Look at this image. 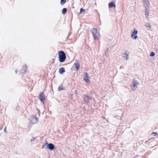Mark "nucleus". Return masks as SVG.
Returning a JSON list of instances; mask_svg holds the SVG:
<instances>
[{
  "label": "nucleus",
  "mask_w": 158,
  "mask_h": 158,
  "mask_svg": "<svg viewBox=\"0 0 158 158\" xmlns=\"http://www.w3.org/2000/svg\"><path fill=\"white\" fill-rule=\"evenodd\" d=\"M59 55L60 61L61 62H64L66 58V56L64 52L62 51H59Z\"/></svg>",
  "instance_id": "1"
},
{
  "label": "nucleus",
  "mask_w": 158,
  "mask_h": 158,
  "mask_svg": "<svg viewBox=\"0 0 158 158\" xmlns=\"http://www.w3.org/2000/svg\"><path fill=\"white\" fill-rule=\"evenodd\" d=\"M139 83L137 81H133L130 85V89L134 91L138 88Z\"/></svg>",
  "instance_id": "2"
},
{
  "label": "nucleus",
  "mask_w": 158,
  "mask_h": 158,
  "mask_svg": "<svg viewBox=\"0 0 158 158\" xmlns=\"http://www.w3.org/2000/svg\"><path fill=\"white\" fill-rule=\"evenodd\" d=\"M91 32L92 34V35L93 36L94 40L98 38L99 34L97 32V30L96 29H95L94 28H92L91 30Z\"/></svg>",
  "instance_id": "3"
},
{
  "label": "nucleus",
  "mask_w": 158,
  "mask_h": 158,
  "mask_svg": "<svg viewBox=\"0 0 158 158\" xmlns=\"http://www.w3.org/2000/svg\"><path fill=\"white\" fill-rule=\"evenodd\" d=\"M30 120L31 122L33 124L35 123L38 121V119L34 115L31 117Z\"/></svg>",
  "instance_id": "4"
},
{
  "label": "nucleus",
  "mask_w": 158,
  "mask_h": 158,
  "mask_svg": "<svg viewBox=\"0 0 158 158\" xmlns=\"http://www.w3.org/2000/svg\"><path fill=\"white\" fill-rule=\"evenodd\" d=\"M138 33V31L136 30L133 31L131 34V37L133 39L136 40L138 38L137 34Z\"/></svg>",
  "instance_id": "5"
},
{
  "label": "nucleus",
  "mask_w": 158,
  "mask_h": 158,
  "mask_svg": "<svg viewBox=\"0 0 158 158\" xmlns=\"http://www.w3.org/2000/svg\"><path fill=\"white\" fill-rule=\"evenodd\" d=\"M47 144V148L50 150H53L54 148V145L51 143H48L47 142L46 143Z\"/></svg>",
  "instance_id": "6"
},
{
  "label": "nucleus",
  "mask_w": 158,
  "mask_h": 158,
  "mask_svg": "<svg viewBox=\"0 0 158 158\" xmlns=\"http://www.w3.org/2000/svg\"><path fill=\"white\" fill-rule=\"evenodd\" d=\"M84 80L86 83H89V79L88 77L87 73H85L84 74Z\"/></svg>",
  "instance_id": "7"
},
{
  "label": "nucleus",
  "mask_w": 158,
  "mask_h": 158,
  "mask_svg": "<svg viewBox=\"0 0 158 158\" xmlns=\"http://www.w3.org/2000/svg\"><path fill=\"white\" fill-rule=\"evenodd\" d=\"M80 66V64L79 62L78 61H75V62L74 63L73 67L75 68L77 70H78Z\"/></svg>",
  "instance_id": "8"
},
{
  "label": "nucleus",
  "mask_w": 158,
  "mask_h": 158,
  "mask_svg": "<svg viewBox=\"0 0 158 158\" xmlns=\"http://www.w3.org/2000/svg\"><path fill=\"white\" fill-rule=\"evenodd\" d=\"M84 100L86 102H90V101L92 100V99L90 97L86 95L84 96Z\"/></svg>",
  "instance_id": "9"
},
{
  "label": "nucleus",
  "mask_w": 158,
  "mask_h": 158,
  "mask_svg": "<svg viewBox=\"0 0 158 158\" xmlns=\"http://www.w3.org/2000/svg\"><path fill=\"white\" fill-rule=\"evenodd\" d=\"M144 5L146 8H148L149 6L150 3L147 0H144Z\"/></svg>",
  "instance_id": "10"
},
{
  "label": "nucleus",
  "mask_w": 158,
  "mask_h": 158,
  "mask_svg": "<svg viewBox=\"0 0 158 158\" xmlns=\"http://www.w3.org/2000/svg\"><path fill=\"white\" fill-rule=\"evenodd\" d=\"M39 98L40 99V100L42 102L45 99V96L43 93H41L39 95Z\"/></svg>",
  "instance_id": "11"
},
{
  "label": "nucleus",
  "mask_w": 158,
  "mask_h": 158,
  "mask_svg": "<svg viewBox=\"0 0 158 158\" xmlns=\"http://www.w3.org/2000/svg\"><path fill=\"white\" fill-rule=\"evenodd\" d=\"M115 6L116 5L114 2H112L109 4V8L115 7Z\"/></svg>",
  "instance_id": "12"
},
{
  "label": "nucleus",
  "mask_w": 158,
  "mask_h": 158,
  "mask_svg": "<svg viewBox=\"0 0 158 158\" xmlns=\"http://www.w3.org/2000/svg\"><path fill=\"white\" fill-rule=\"evenodd\" d=\"M64 71L65 70L64 68H61L59 69V72L60 74H62Z\"/></svg>",
  "instance_id": "13"
},
{
  "label": "nucleus",
  "mask_w": 158,
  "mask_h": 158,
  "mask_svg": "<svg viewBox=\"0 0 158 158\" xmlns=\"http://www.w3.org/2000/svg\"><path fill=\"white\" fill-rule=\"evenodd\" d=\"M123 57L126 58V60H128L129 59L128 54L127 52H125L123 54Z\"/></svg>",
  "instance_id": "14"
},
{
  "label": "nucleus",
  "mask_w": 158,
  "mask_h": 158,
  "mask_svg": "<svg viewBox=\"0 0 158 158\" xmlns=\"http://www.w3.org/2000/svg\"><path fill=\"white\" fill-rule=\"evenodd\" d=\"M64 89V88L62 86H59L58 88V91H60L61 90H62Z\"/></svg>",
  "instance_id": "15"
},
{
  "label": "nucleus",
  "mask_w": 158,
  "mask_h": 158,
  "mask_svg": "<svg viewBox=\"0 0 158 158\" xmlns=\"http://www.w3.org/2000/svg\"><path fill=\"white\" fill-rule=\"evenodd\" d=\"M67 9L66 8H64L62 10V13L63 14H64L66 12Z\"/></svg>",
  "instance_id": "16"
},
{
  "label": "nucleus",
  "mask_w": 158,
  "mask_h": 158,
  "mask_svg": "<svg viewBox=\"0 0 158 158\" xmlns=\"http://www.w3.org/2000/svg\"><path fill=\"white\" fill-rule=\"evenodd\" d=\"M155 55V54L153 52H151L150 55V56L152 57L154 56Z\"/></svg>",
  "instance_id": "17"
},
{
  "label": "nucleus",
  "mask_w": 158,
  "mask_h": 158,
  "mask_svg": "<svg viewBox=\"0 0 158 158\" xmlns=\"http://www.w3.org/2000/svg\"><path fill=\"white\" fill-rule=\"evenodd\" d=\"M145 25L146 27H149V28H151V26L150 25V24H149L148 23H146L145 24Z\"/></svg>",
  "instance_id": "18"
},
{
  "label": "nucleus",
  "mask_w": 158,
  "mask_h": 158,
  "mask_svg": "<svg viewBox=\"0 0 158 158\" xmlns=\"http://www.w3.org/2000/svg\"><path fill=\"white\" fill-rule=\"evenodd\" d=\"M66 2V0H61L60 2L61 3L64 4Z\"/></svg>",
  "instance_id": "19"
},
{
  "label": "nucleus",
  "mask_w": 158,
  "mask_h": 158,
  "mask_svg": "<svg viewBox=\"0 0 158 158\" xmlns=\"http://www.w3.org/2000/svg\"><path fill=\"white\" fill-rule=\"evenodd\" d=\"M35 140V138H31V139L30 142H32L33 141H34Z\"/></svg>",
  "instance_id": "20"
},
{
  "label": "nucleus",
  "mask_w": 158,
  "mask_h": 158,
  "mask_svg": "<svg viewBox=\"0 0 158 158\" xmlns=\"http://www.w3.org/2000/svg\"><path fill=\"white\" fill-rule=\"evenodd\" d=\"M152 134L155 136H156V135H157V134L155 132H152Z\"/></svg>",
  "instance_id": "21"
},
{
  "label": "nucleus",
  "mask_w": 158,
  "mask_h": 158,
  "mask_svg": "<svg viewBox=\"0 0 158 158\" xmlns=\"http://www.w3.org/2000/svg\"><path fill=\"white\" fill-rule=\"evenodd\" d=\"M85 11V10L84 9H83L82 8H81L80 9V13H81L82 12H83Z\"/></svg>",
  "instance_id": "22"
},
{
  "label": "nucleus",
  "mask_w": 158,
  "mask_h": 158,
  "mask_svg": "<svg viewBox=\"0 0 158 158\" xmlns=\"http://www.w3.org/2000/svg\"><path fill=\"white\" fill-rule=\"evenodd\" d=\"M4 132H5V133L6 132V127L4 129Z\"/></svg>",
  "instance_id": "23"
},
{
  "label": "nucleus",
  "mask_w": 158,
  "mask_h": 158,
  "mask_svg": "<svg viewBox=\"0 0 158 158\" xmlns=\"http://www.w3.org/2000/svg\"><path fill=\"white\" fill-rule=\"evenodd\" d=\"M146 14V15H148V14L147 13V12L146 13V14Z\"/></svg>",
  "instance_id": "24"
}]
</instances>
